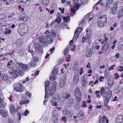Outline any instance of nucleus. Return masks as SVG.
Instances as JSON below:
<instances>
[{"instance_id": "obj_1", "label": "nucleus", "mask_w": 123, "mask_h": 123, "mask_svg": "<svg viewBox=\"0 0 123 123\" xmlns=\"http://www.w3.org/2000/svg\"><path fill=\"white\" fill-rule=\"evenodd\" d=\"M48 38L45 37L40 36L38 38L40 43L41 44L46 45L48 43L49 44L52 43L53 40L52 38Z\"/></svg>"}, {"instance_id": "obj_2", "label": "nucleus", "mask_w": 123, "mask_h": 123, "mask_svg": "<svg viewBox=\"0 0 123 123\" xmlns=\"http://www.w3.org/2000/svg\"><path fill=\"white\" fill-rule=\"evenodd\" d=\"M20 69L19 67L14 66L13 67L12 69H9L8 72L13 77H17L18 76V74Z\"/></svg>"}, {"instance_id": "obj_3", "label": "nucleus", "mask_w": 123, "mask_h": 123, "mask_svg": "<svg viewBox=\"0 0 123 123\" xmlns=\"http://www.w3.org/2000/svg\"><path fill=\"white\" fill-rule=\"evenodd\" d=\"M107 19V17L106 15H102L101 16L98 18L97 23L98 27H100L103 26L106 22Z\"/></svg>"}, {"instance_id": "obj_4", "label": "nucleus", "mask_w": 123, "mask_h": 123, "mask_svg": "<svg viewBox=\"0 0 123 123\" xmlns=\"http://www.w3.org/2000/svg\"><path fill=\"white\" fill-rule=\"evenodd\" d=\"M56 35V33L53 30H51L50 31L48 30H46L44 34V37L49 38V37L52 38V37L54 38L55 37Z\"/></svg>"}, {"instance_id": "obj_5", "label": "nucleus", "mask_w": 123, "mask_h": 123, "mask_svg": "<svg viewBox=\"0 0 123 123\" xmlns=\"http://www.w3.org/2000/svg\"><path fill=\"white\" fill-rule=\"evenodd\" d=\"M59 100V96L58 95H55L51 98L50 102L52 103L51 105L53 106H56L57 105V103Z\"/></svg>"}, {"instance_id": "obj_6", "label": "nucleus", "mask_w": 123, "mask_h": 123, "mask_svg": "<svg viewBox=\"0 0 123 123\" xmlns=\"http://www.w3.org/2000/svg\"><path fill=\"white\" fill-rule=\"evenodd\" d=\"M74 95L78 102H79L81 100V93L80 89L78 87H76L75 89L74 92Z\"/></svg>"}, {"instance_id": "obj_7", "label": "nucleus", "mask_w": 123, "mask_h": 123, "mask_svg": "<svg viewBox=\"0 0 123 123\" xmlns=\"http://www.w3.org/2000/svg\"><path fill=\"white\" fill-rule=\"evenodd\" d=\"M34 46L36 51L41 54L43 53V50L39 44L37 43H35L34 44Z\"/></svg>"}, {"instance_id": "obj_8", "label": "nucleus", "mask_w": 123, "mask_h": 123, "mask_svg": "<svg viewBox=\"0 0 123 123\" xmlns=\"http://www.w3.org/2000/svg\"><path fill=\"white\" fill-rule=\"evenodd\" d=\"M52 84L54 85L52 86L50 88L51 91H50V95L51 96L53 95L55 93L56 88V85L57 84V82L56 81H54L52 83Z\"/></svg>"}, {"instance_id": "obj_9", "label": "nucleus", "mask_w": 123, "mask_h": 123, "mask_svg": "<svg viewBox=\"0 0 123 123\" xmlns=\"http://www.w3.org/2000/svg\"><path fill=\"white\" fill-rule=\"evenodd\" d=\"M14 90L16 91L20 92L22 90V86L19 83H18L14 85Z\"/></svg>"}, {"instance_id": "obj_10", "label": "nucleus", "mask_w": 123, "mask_h": 123, "mask_svg": "<svg viewBox=\"0 0 123 123\" xmlns=\"http://www.w3.org/2000/svg\"><path fill=\"white\" fill-rule=\"evenodd\" d=\"M115 5L114 6L112 7L110 9V12L112 14H115L117 12V2H116L115 3Z\"/></svg>"}, {"instance_id": "obj_11", "label": "nucleus", "mask_w": 123, "mask_h": 123, "mask_svg": "<svg viewBox=\"0 0 123 123\" xmlns=\"http://www.w3.org/2000/svg\"><path fill=\"white\" fill-rule=\"evenodd\" d=\"M17 64L22 69L23 71H25L28 70V66L27 65L19 62H18Z\"/></svg>"}, {"instance_id": "obj_12", "label": "nucleus", "mask_w": 123, "mask_h": 123, "mask_svg": "<svg viewBox=\"0 0 123 123\" xmlns=\"http://www.w3.org/2000/svg\"><path fill=\"white\" fill-rule=\"evenodd\" d=\"M17 31L19 35L21 36L24 35L26 32L25 30L20 27H18Z\"/></svg>"}, {"instance_id": "obj_13", "label": "nucleus", "mask_w": 123, "mask_h": 123, "mask_svg": "<svg viewBox=\"0 0 123 123\" xmlns=\"http://www.w3.org/2000/svg\"><path fill=\"white\" fill-rule=\"evenodd\" d=\"M10 111L11 113H13L15 112H17L19 108H15L13 105L12 104H11L10 106Z\"/></svg>"}, {"instance_id": "obj_14", "label": "nucleus", "mask_w": 123, "mask_h": 123, "mask_svg": "<svg viewBox=\"0 0 123 123\" xmlns=\"http://www.w3.org/2000/svg\"><path fill=\"white\" fill-rule=\"evenodd\" d=\"M63 114L64 115L66 116L68 118L72 117V115L71 113L69 111L65 110L63 111Z\"/></svg>"}, {"instance_id": "obj_15", "label": "nucleus", "mask_w": 123, "mask_h": 123, "mask_svg": "<svg viewBox=\"0 0 123 123\" xmlns=\"http://www.w3.org/2000/svg\"><path fill=\"white\" fill-rule=\"evenodd\" d=\"M109 43H104L102 47V50L104 52H105L108 49L109 47Z\"/></svg>"}, {"instance_id": "obj_16", "label": "nucleus", "mask_w": 123, "mask_h": 123, "mask_svg": "<svg viewBox=\"0 0 123 123\" xmlns=\"http://www.w3.org/2000/svg\"><path fill=\"white\" fill-rule=\"evenodd\" d=\"M29 19V18L27 16H24L23 15H21L19 17L18 19L23 21L26 22L28 21Z\"/></svg>"}, {"instance_id": "obj_17", "label": "nucleus", "mask_w": 123, "mask_h": 123, "mask_svg": "<svg viewBox=\"0 0 123 123\" xmlns=\"http://www.w3.org/2000/svg\"><path fill=\"white\" fill-rule=\"evenodd\" d=\"M74 7L71 9V11L73 13H75L76 11V10H78L79 9L80 6L77 3H75L74 4Z\"/></svg>"}, {"instance_id": "obj_18", "label": "nucleus", "mask_w": 123, "mask_h": 123, "mask_svg": "<svg viewBox=\"0 0 123 123\" xmlns=\"http://www.w3.org/2000/svg\"><path fill=\"white\" fill-rule=\"evenodd\" d=\"M123 117L122 115L118 116L116 120V123H120L123 122Z\"/></svg>"}, {"instance_id": "obj_19", "label": "nucleus", "mask_w": 123, "mask_h": 123, "mask_svg": "<svg viewBox=\"0 0 123 123\" xmlns=\"http://www.w3.org/2000/svg\"><path fill=\"white\" fill-rule=\"evenodd\" d=\"M66 80L64 78H62L60 80V86L61 87H63L65 85Z\"/></svg>"}, {"instance_id": "obj_20", "label": "nucleus", "mask_w": 123, "mask_h": 123, "mask_svg": "<svg viewBox=\"0 0 123 123\" xmlns=\"http://www.w3.org/2000/svg\"><path fill=\"white\" fill-rule=\"evenodd\" d=\"M0 114L1 115L4 117H7V114L6 112L3 109L0 110Z\"/></svg>"}, {"instance_id": "obj_21", "label": "nucleus", "mask_w": 123, "mask_h": 123, "mask_svg": "<svg viewBox=\"0 0 123 123\" xmlns=\"http://www.w3.org/2000/svg\"><path fill=\"white\" fill-rule=\"evenodd\" d=\"M50 83V82L49 81H47L45 82V91L46 93V91H48V89L49 88V86Z\"/></svg>"}, {"instance_id": "obj_22", "label": "nucleus", "mask_w": 123, "mask_h": 123, "mask_svg": "<svg viewBox=\"0 0 123 123\" xmlns=\"http://www.w3.org/2000/svg\"><path fill=\"white\" fill-rule=\"evenodd\" d=\"M1 78L2 80L4 81L7 80L8 79V77L6 74L5 73H3L2 75L1 76Z\"/></svg>"}, {"instance_id": "obj_23", "label": "nucleus", "mask_w": 123, "mask_h": 123, "mask_svg": "<svg viewBox=\"0 0 123 123\" xmlns=\"http://www.w3.org/2000/svg\"><path fill=\"white\" fill-rule=\"evenodd\" d=\"M79 77L78 74H77V75L74 76L73 79V82L74 84H76L78 82Z\"/></svg>"}, {"instance_id": "obj_24", "label": "nucleus", "mask_w": 123, "mask_h": 123, "mask_svg": "<svg viewBox=\"0 0 123 123\" xmlns=\"http://www.w3.org/2000/svg\"><path fill=\"white\" fill-rule=\"evenodd\" d=\"M27 2L25 0H18L17 2L18 4L21 5H24Z\"/></svg>"}, {"instance_id": "obj_25", "label": "nucleus", "mask_w": 123, "mask_h": 123, "mask_svg": "<svg viewBox=\"0 0 123 123\" xmlns=\"http://www.w3.org/2000/svg\"><path fill=\"white\" fill-rule=\"evenodd\" d=\"M52 118H57L58 115L57 111H55L54 110L53 112Z\"/></svg>"}, {"instance_id": "obj_26", "label": "nucleus", "mask_w": 123, "mask_h": 123, "mask_svg": "<svg viewBox=\"0 0 123 123\" xmlns=\"http://www.w3.org/2000/svg\"><path fill=\"white\" fill-rule=\"evenodd\" d=\"M108 35L105 34L104 36V43H109L108 41Z\"/></svg>"}, {"instance_id": "obj_27", "label": "nucleus", "mask_w": 123, "mask_h": 123, "mask_svg": "<svg viewBox=\"0 0 123 123\" xmlns=\"http://www.w3.org/2000/svg\"><path fill=\"white\" fill-rule=\"evenodd\" d=\"M123 87L121 86L119 87L115 90V92L116 93H119L122 91L123 89Z\"/></svg>"}, {"instance_id": "obj_28", "label": "nucleus", "mask_w": 123, "mask_h": 123, "mask_svg": "<svg viewBox=\"0 0 123 123\" xmlns=\"http://www.w3.org/2000/svg\"><path fill=\"white\" fill-rule=\"evenodd\" d=\"M92 51L91 50H87L86 52V56L87 57H90L92 55Z\"/></svg>"}, {"instance_id": "obj_29", "label": "nucleus", "mask_w": 123, "mask_h": 123, "mask_svg": "<svg viewBox=\"0 0 123 123\" xmlns=\"http://www.w3.org/2000/svg\"><path fill=\"white\" fill-rule=\"evenodd\" d=\"M62 97L64 98L67 99L68 98L70 97V95L69 94H63L62 96Z\"/></svg>"}, {"instance_id": "obj_30", "label": "nucleus", "mask_w": 123, "mask_h": 123, "mask_svg": "<svg viewBox=\"0 0 123 123\" xmlns=\"http://www.w3.org/2000/svg\"><path fill=\"white\" fill-rule=\"evenodd\" d=\"M77 31H75L74 33V37L73 38L75 40H76L79 37V35H78L79 34H77Z\"/></svg>"}, {"instance_id": "obj_31", "label": "nucleus", "mask_w": 123, "mask_h": 123, "mask_svg": "<svg viewBox=\"0 0 123 123\" xmlns=\"http://www.w3.org/2000/svg\"><path fill=\"white\" fill-rule=\"evenodd\" d=\"M78 116L79 117H83L84 116V114L83 111L80 110L78 114Z\"/></svg>"}, {"instance_id": "obj_32", "label": "nucleus", "mask_w": 123, "mask_h": 123, "mask_svg": "<svg viewBox=\"0 0 123 123\" xmlns=\"http://www.w3.org/2000/svg\"><path fill=\"white\" fill-rule=\"evenodd\" d=\"M33 56V61L34 62H38L39 61V58L38 57L36 56Z\"/></svg>"}, {"instance_id": "obj_33", "label": "nucleus", "mask_w": 123, "mask_h": 123, "mask_svg": "<svg viewBox=\"0 0 123 123\" xmlns=\"http://www.w3.org/2000/svg\"><path fill=\"white\" fill-rule=\"evenodd\" d=\"M74 108L76 110H78L80 108V106L79 105V103H78L76 104H74Z\"/></svg>"}, {"instance_id": "obj_34", "label": "nucleus", "mask_w": 123, "mask_h": 123, "mask_svg": "<svg viewBox=\"0 0 123 123\" xmlns=\"http://www.w3.org/2000/svg\"><path fill=\"white\" fill-rule=\"evenodd\" d=\"M13 62V61L12 60H11L7 64V67L9 68L10 69H12L11 68H10V66L12 64V63Z\"/></svg>"}, {"instance_id": "obj_35", "label": "nucleus", "mask_w": 123, "mask_h": 123, "mask_svg": "<svg viewBox=\"0 0 123 123\" xmlns=\"http://www.w3.org/2000/svg\"><path fill=\"white\" fill-rule=\"evenodd\" d=\"M123 16V12H122V11H119V13L118 14V18H121V17H122Z\"/></svg>"}, {"instance_id": "obj_36", "label": "nucleus", "mask_w": 123, "mask_h": 123, "mask_svg": "<svg viewBox=\"0 0 123 123\" xmlns=\"http://www.w3.org/2000/svg\"><path fill=\"white\" fill-rule=\"evenodd\" d=\"M110 92L109 94H108V95L106 97H105L106 98L105 99L109 100V99L111 97L112 95V92Z\"/></svg>"}, {"instance_id": "obj_37", "label": "nucleus", "mask_w": 123, "mask_h": 123, "mask_svg": "<svg viewBox=\"0 0 123 123\" xmlns=\"http://www.w3.org/2000/svg\"><path fill=\"white\" fill-rule=\"evenodd\" d=\"M43 123H48V118L47 116H45L43 120Z\"/></svg>"}, {"instance_id": "obj_38", "label": "nucleus", "mask_w": 123, "mask_h": 123, "mask_svg": "<svg viewBox=\"0 0 123 123\" xmlns=\"http://www.w3.org/2000/svg\"><path fill=\"white\" fill-rule=\"evenodd\" d=\"M82 27H78L77 30L75 31H77V34H79L81 32V31L82 30Z\"/></svg>"}, {"instance_id": "obj_39", "label": "nucleus", "mask_w": 123, "mask_h": 123, "mask_svg": "<svg viewBox=\"0 0 123 123\" xmlns=\"http://www.w3.org/2000/svg\"><path fill=\"white\" fill-rule=\"evenodd\" d=\"M100 117V116L99 117L100 118H101V119L105 120H105L106 122V123H108V118H107L105 119L106 116H103V118Z\"/></svg>"}, {"instance_id": "obj_40", "label": "nucleus", "mask_w": 123, "mask_h": 123, "mask_svg": "<svg viewBox=\"0 0 123 123\" xmlns=\"http://www.w3.org/2000/svg\"><path fill=\"white\" fill-rule=\"evenodd\" d=\"M108 84L110 86H111L113 85L114 83L113 80H111L108 81Z\"/></svg>"}, {"instance_id": "obj_41", "label": "nucleus", "mask_w": 123, "mask_h": 123, "mask_svg": "<svg viewBox=\"0 0 123 123\" xmlns=\"http://www.w3.org/2000/svg\"><path fill=\"white\" fill-rule=\"evenodd\" d=\"M110 4L106 2V3L105 6V8L106 10L107 9L110 8Z\"/></svg>"}, {"instance_id": "obj_42", "label": "nucleus", "mask_w": 123, "mask_h": 123, "mask_svg": "<svg viewBox=\"0 0 123 123\" xmlns=\"http://www.w3.org/2000/svg\"><path fill=\"white\" fill-rule=\"evenodd\" d=\"M24 72H23L22 70L21 69L18 72V75H19L20 76H22L23 75Z\"/></svg>"}, {"instance_id": "obj_43", "label": "nucleus", "mask_w": 123, "mask_h": 123, "mask_svg": "<svg viewBox=\"0 0 123 123\" xmlns=\"http://www.w3.org/2000/svg\"><path fill=\"white\" fill-rule=\"evenodd\" d=\"M29 64L31 67H34L36 65V64L34 62H33L32 61H31L30 62Z\"/></svg>"}, {"instance_id": "obj_44", "label": "nucleus", "mask_w": 123, "mask_h": 123, "mask_svg": "<svg viewBox=\"0 0 123 123\" xmlns=\"http://www.w3.org/2000/svg\"><path fill=\"white\" fill-rule=\"evenodd\" d=\"M50 80H54L55 78V76L53 74H52L50 76Z\"/></svg>"}, {"instance_id": "obj_45", "label": "nucleus", "mask_w": 123, "mask_h": 123, "mask_svg": "<svg viewBox=\"0 0 123 123\" xmlns=\"http://www.w3.org/2000/svg\"><path fill=\"white\" fill-rule=\"evenodd\" d=\"M112 92L111 91H108L106 92L105 93H104L103 97L104 98H105L108 95V94H109V93H110V92Z\"/></svg>"}, {"instance_id": "obj_46", "label": "nucleus", "mask_w": 123, "mask_h": 123, "mask_svg": "<svg viewBox=\"0 0 123 123\" xmlns=\"http://www.w3.org/2000/svg\"><path fill=\"white\" fill-rule=\"evenodd\" d=\"M98 2L101 5H103L104 3V2L103 1V0H99L98 1Z\"/></svg>"}, {"instance_id": "obj_47", "label": "nucleus", "mask_w": 123, "mask_h": 123, "mask_svg": "<svg viewBox=\"0 0 123 123\" xmlns=\"http://www.w3.org/2000/svg\"><path fill=\"white\" fill-rule=\"evenodd\" d=\"M68 103L70 105H71L73 103V99H70L68 100Z\"/></svg>"}, {"instance_id": "obj_48", "label": "nucleus", "mask_w": 123, "mask_h": 123, "mask_svg": "<svg viewBox=\"0 0 123 123\" xmlns=\"http://www.w3.org/2000/svg\"><path fill=\"white\" fill-rule=\"evenodd\" d=\"M55 47H53L52 48H51L50 50V53L51 54L55 50Z\"/></svg>"}, {"instance_id": "obj_49", "label": "nucleus", "mask_w": 123, "mask_h": 123, "mask_svg": "<svg viewBox=\"0 0 123 123\" xmlns=\"http://www.w3.org/2000/svg\"><path fill=\"white\" fill-rule=\"evenodd\" d=\"M52 73L55 74H56L58 73V71L56 69H54L52 71Z\"/></svg>"}, {"instance_id": "obj_50", "label": "nucleus", "mask_w": 123, "mask_h": 123, "mask_svg": "<svg viewBox=\"0 0 123 123\" xmlns=\"http://www.w3.org/2000/svg\"><path fill=\"white\" fill-rule=\"evenodd\" d=\"M69 52V51L68 49L67 48L66 49L65 51L64 52V54L65 55H66Z\"/></svg>"}, {"instance_id": "obj_51", "label": "nucleus", "mask_w": 123, "mask_h": 123, "mask_svg": "<svg viewBox=\"0 0 123 123\" xmlns=\"http://www.w3.org/2000/svg\"><path fill=\"white\" fill-rule=\"evenodd\" d=\"M114 78L116 79H117V78L119 77V76L117 73H115L114 74Z\"/></svg>"}, {"instance_id": "obj_52", "label": "nucleus", "mask_w": 123, "mask_h": 123, "mask_svg": "<svg viewBox=\"0 0 123 123\" xmlns=\"http://www.w3.org/2000/svg\"><path fill=\"white\" fill-rule=\"evenodd\" d=\"M52 119V121L54 123H57L58 122L57 118H55Z\"/></svg>"}, {"instance_id": "obj_53", "label": "nucleus", "mask_w": 123, "mask_h": 123, "mask_svg": "<svg viewBox=\"0 0 123 123\" xmlns=\"http://www.w3.org/2000/svg\"><path fill=\"white\" fill-rule=\"evenodd\" d=\"M62 19L61 18H57L55 20V22H57V23H59L61 21Z\"/></svg>"}, {"instance_id": "obj_54", "label": "nucleus", "mask_w": 123, "mask_h": 123, "mask_svg": "<svg viewBox=\"0 0 123 123\" xmlns=\"http://www.w3.org/2000/svg\"><path fill=\"white\" fill-rule=\"evenodd\" d=\"M29 113V111L27 110V109L25 110V112L24 113V114L25 116H27V114H28Z\"/></svg>"}, {"instance_id": "obj_55", "label": "nucleus", "mask_w": 123, "mask_h": 123, "mask_svg": "<svg viewBox=\"0 0 123 123\" xmlns=\"http://www.w3.org/2000/svg\"><path fill=\"white\" fill-rule=\"evenodd\" d=\"M108 100L105 99L104 100V105L105 106H107L108 105Z\"/></svg>"}, {"instance_id": "obj_56", "label": "nucleus", "mask_w": 123, "mask_h": 123, "mask_svg": "<svg viewBox=\"0 0 123 123\" xmlns=\"http://www.w3.org/2000/svg\"><path fill=\"white\" fill-rule=\"evenodd\" d=\"M61 120L62 121H64L66 122L67 121V120L66 119V117H62L61 119Z\"/></svg>"}, {"instance_id": "obj_57", "label": "nucleus", "mask_w": 123, "mask_h": 123, "mask_svg": "<svg viewBox=\"0 0 123 123\" xmlns=\"http://www.w3.org/2000/svg\"><path fill=\"white\" fill-rule=\"evenodd\" d=\"M86 76H87V74L86 73L84 74L81 78V80H84V79L86 78Z\"/></svg>"}, {"instance_id": "obj_58", "label": "nucleus", "mask_w": 123, "mask_h": 123, "mask_svg": "<svg viewBox=\"0 0 123 123\" xmlns=\"http://www.w3.org/2000/svg\"><path fill=\"white\" fill-rule=\"evenodd\" d=\"M62 18L63 20H65V22L67 23V21H66L67 19H69V17H67V18H66L64 16V17H63Z\"/></svg>"}, {"instance_id": "obj_59", "label": "nucleus", "mask_w": 123, "mask_h": 123, "mask_svg": "<svg viewBox=\"0 0 123 123\" xmlns=\"http://www.w3.org/2000/svg\"><path fill=\"white\" fill-rule=\"evenodd\" d=\"M71 1L70 0H68L66 3V4L68 5H70L71 4Z\"/></svg>"}, {"instance_id": "obj_60", "label": "nucleus", "mask_w": 123, "mask_h": 123, "mask_svg": "<svg viewBox=\"0 0 123 123\" xmlns=\"http://www.w3.org/2000/svg\"><path fill=\"white\" fill-rule=\"evenodd\" d=\"M99 121V123H105V120L101 119V118H100Z\"/></svg>"}, {"instance_id": "obj_61", "label": "nucleus", "mask_w": 123, "mask_h": 123, "mask_svg": "<svg viewBox=\"0 0 123 123\" xmlns=\"http://www.w3.org/2000/svg\"><path fill=\"white\" fill-rule=\"evenodd\" d=\"M105 92L104 88V87H102L101 88L100 92L103 93Z\"/></svg>"}, {"instance_id": "obj_62", "label": "nucleus", "mask_w": 123, "mask_h": 123, "mask_svg": "<svg viewBox=\"0 0 123 123\" xmlns=\"http://www.w3.org/2000/svg\"><path fill=\"white\" fill-rule=\"evenodd\" d=\"M26 94L29 96V97H31V94L28 92H26Z\"/></svg>"}, {"instance_id": "obj_63", "label": "nucleus", "mask_w": 123, "mask_h": 123, "mask_svg": "<svg viewBox=\"0 0 123 123\" xmlns=\"http://www.w3.org/2000/svg\"><path fill=\"white\" fill-rule=\"evenodd\" d=\"M120 69H119V71L120 72H122L123 70V67L122 66L119 67Z\"/></svg>"}, {"instance_id": "obj_64", "label": "nucleus", "mask_w": 123, "mask_h": 123, "mask_svg": "<svg viewBox=\"0 0 123 123\" xmlns=\"http://www.w3.org/2000/svg\"><path fill=\"white\" fill-rule=\"evenodd\" d=\"M112 0H107L106 2L111 4L112 2Z\"/></svg>"}]
</instances>
